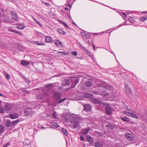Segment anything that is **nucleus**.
Returning a JSON list of instances; mask_svg holds the SVG:
<instances>
[{"instance_id": "nucleus-1", "label": "nucleus", "mask_w": 147, "mask_h": 147, "mask_svg": "<svg viewBox=\"0 0 147 147\" xmlns=\"http://www.w3.org/2000/svg\"><path fill=\"white\" fill-rule=\"evenodd\" d=\"M125 109L126 110L124 111L123 112L126 115L134 118H138L137 116L133 112V110L131 109L128 108L127 107L125 108Z\"/></svg>"}, {"instance_id": "nucleus-2", "label": "nucleus", "mask_w": 147, "mask_h": 147, "mask_svg": "<svg viewBox=\"0 0 147 147\" xmlns=\"http://www.w3.org/2000/svg\"><path fill=\"white\" fill-rule=\"evenodd\" d=\"M61 94L58 92H55L54 94V97L56 100H59L61 98Z\"/></svg>"}, {"instance_id": "nucleus-3", "label": "nucleus", "mask_w": 147, "mask_h": 147, "mask_svg": "<svg viewBox=\"0 0 147 147\" xmlns=\"http://www.w3.org/2000/svg\"><path fill=\"white\" fill-rule=\"evenodd\" d=\"M106 111L108 115H110L112 113V109L109 104H107L105 108Z\"/></svg>"}, {"instance_id": "nucleus-4", "label": "nucleus", "mask_w": 147, "mask_h": 147, "mask_svg": "<svg viewBox=\"0 0 147 147\" xmlns=\"http://www.w3.org/2000/svg\"><path fill=\"white\" fill-rule=\"evenodd\" d=\"M24 113L26 115H30L33 114V112L32 109L28 108L25 111Z\"/></svg>"}, {"instance_id": "nucleus-5", "label": "nucleus", "mask_w": 147, "mask_h": 147, "mask_svg": "<svg viewBox=\"0 0 147 147\" xmlns=\"http://www.w3.org/2000/svg\"><path fill=\"white\" fill-rule=\"evenodd\" d=\"M125 136L126 138L130 141H131L134 139L133 135L128 133H126Z\"/></svg>"}, {"instance_id": "nucleus-6", "label": "nucleus", "mask_w": 147, "mask_h": 147, "mask_svg": "<svg viewBox=\"0 0 147 147\" xmlns=\"http://www.w3.org/2000/svg\"><path fill=\"white\" fill-rule=\"evenodd\" d=\"M72 125L74 128H76L78 126L79 123L78 121L76 120H73L71 121Z\"/></svg>"}, {"instance_id": "nucleus-7", "label": "nucleus", "mask_w": 147, "mask_h": 147, "mask_svg": "<svg viewBox=\"0 0 147 147\" xmlns=\"http://www.w3.org/2000/svg\"><path fill=\"white\" fill-rule=\"evenodd\" d=\"M84 110L86 111H90L91 109V106L88 104H85L84 106Z\"/></svg>"}, {"instance_id": "nucleus-8", "label": "nucleus", "mask_w": 147, "mask_h": 147, "mask_svg": "<svg viewBox=\"0 0 147 147\" xmlns=\"http://www.w3.org/2000/svg\"><path fill=\"white\" fill-rule=\"evenodd\" d=\"M86 138L90 144H93V139L91 136L89 135H87L86 136Z\"/></svg>"}, {"instance_id": "nucleus-9", "label": "nucleus", "mask_w": 147, "mask_h": 147, "mask_svg": "<svg viewBox=\"0 0 147 147\" xmlns=\"http://www.w3.org/2000/svg\"><path fill=\"white\" fill-rule=\"evenodd\" d=\"M90 130V129L89 128H86L82 129V134L85 135L87 134Z\"/></svg>"}, {"instance_id": "nucleus-10", "label": "nucleus", "mask_w": 147, "mask_h": 147, "mask_svg": "<svg viewBox=\"0 0 147 147\" xmlns=\"http://www.w3.org/2000/svg\"><path fill=\"white\" fill-rule=\"evenodd\" d=\"M92 102L95 104H101V102L100 100L98 98H95L92 100Z\"/></svg>"}, {"instance_id": "nucleus-11", "label": "nucleus", "mask_w": 147, "mask_h": 147, "mask_svg": "<svg viewBox=\"0 0 147 147\" xmlns=\"http://www.w3.org/2000/svg\"><path fill=\"white\" fill-rule=\"evenodd\" d=\"M54 43L58 47H61L62 46L61 42L58 40H56L54 41Z\"/></svg>"}, {"instance_id": "nucleus-12", "label": "nucleus", "mask_w": 147, "mask_h": 147, "mask_svg": "<svg viewBox=\"0 0 147 147\" xmlns=\"http://www.w3.org/2000/svg\"><path fill=\"white\" fill-rule=\"evenodd\" d=\"M18 115L16 114H10L9 115V117L12 119L18 118Z\"/></svg>"}, {"instance_id": "nucleus-13", "label": "nucleus", "mask_w": 147, "mask_h": 147, "mask_svg": "<svg viewBox=\"0 0 147 147\" xmlns=\"http://www.w3.org/2000/svg\"><path fill=\"white\" fill-rule=\"evenodd\" d=\"M109 95V93L106 91H103L100 92V95L103 96H107Z\"/></svg>"}, {"instance_id": "nucleus-14", "label": "nucleus", "mask_w": 147, "mask_h": 147, "mask_svg": "<svg viewBox=\"0 0 147 147\" xmlns=\"http://www.w3.org/2000/svg\"><path fill=\"white\" fill-rule=\"evenodd\" d=\"M125 87L127 92L128 94H131V91L130 90V88L128 87V85H125Z\"/></svg>"}, {"instance_id": "nucleus-15", "label": "nucleus", "mask_w": 147, "mask_h": 147, "mask_svg": "<svg viewBox=\"0 0 147 147\" xmlns=\"http://www.w3.org/2000/svg\"><path fill=\"white\" fill-rule=\"evenodd\" d=\"M83 96L86 98H90L92 97V94L89 93H86L84 94Z\"/></svg>"}, {"instance_id": "nucleus-16", "label": "nucleus", "mask_w": 147, "mask_h": 147, "mask_svg": "<svg viewBox=\"0 0 147 147\" xmlns=\"http://www.w3.org/2000/svg\"><path fill=\"white\" fill-rule=\"evenodd\" d=\"M45 40L46 42H52V39L50 37L47 36L45 38Z\"/></svg>"}, {"instance_id": "nucleus-17", "label": "nucleus", "mask_w": 147, "mask_h": 147, "mask_svg": "<svg viewBox=\"0 0 147 147\" xmlns=\"http://www.w3.org/2000/svg\"><path fill=\"white\" fill-rule=\"evenodd\" d=\"M21 64L24 66H26L29 64V62L26 61L22 60L21 61Z\"/></svg>"}, {"instance_id": "nucleus-18", "label": "nucleus", "mask_w": 147, "mask_h": 147, "mask_svg": "<svg viewBox=\"0 0 147 147\" xmlns=\"http://www.w3.org/2000/svg\"><path fill=\"white\" fill-rule=\"evenodd\" d=\"M4 126L2 125H0V136L4 132Z\"/></svg>"}, {"instance_id": "nucleus-19", "label": "nucleus", "mask_w": 147, "mask_h": 147, "mask_svg": "<svg viewBox=\"0 0 147 147\" xmlns=\"http://www.w3.org/2000/svg\"><path fill=\"white\" fill-rule=\"evenodd\" d=\"M4 107L6 110H9L11 108V106L8 104H5Z\"/></svg>"}, {"instance_id": "nucleus-20", "label": "nucleus", "mask_w": 147, "mask_h": 147, "mask_svg": "<svg viewBox=\"0 0 147 147\" xmlns=\"http://www.w3.org/2000/svg\"><path fill=\"white\" fill-rule=\"evenodd\" d=\"M57 30L58 32L61 34H66V32L61 29H58Z\"/></svg>"}, {"instance_id": "nucleus-21", "label": "nucleus", "mask_w": 147, "mask_h": 147, "mask_svg": "<svg viewBox=\"0 0 147 147\" xmlns=\"http://www.w3.org/2000/svg\"><path fill=\"white\" fill-rule=\"evenodd\" d=\"M95 145L96 147H102V144L99 142H96Z\"/></svg>"}, {"instance_id": "nucleus-22", "label": "nucleus", "mask_w": 147, "mask_h": 147, "mask_svg": "<svg viewBox=\"0 0 147 147\" xmlns=\"http://www.w3.org/2000/svg\"><path fill=\"white\" fill-rule=\"evenodd\" d=\"M12 17L13 19L15 20H18V16L15 13H12Z\"/></svg>"}, {"instance_id": "nucleus-23", "label": "nucleus", "mask_w": 147, "mask_h": 147, "mask_svg": "<svg viewBox=\"0 0 147 147\" xmlns=\"http://www.w3.org/2000/svg\"><path fill=\"white\" fill-rule=\"evenodd\" d=\"M34 42L36 45H38L43 46L45 45V43L43 42H41L40 41H35Z\"/></svg>"}, {"instance_id": "nucleus-24", "label": "nucleus", "mask_w": 147, "mask_h": 147, "mask_svg": "<svg viewBox=\"0 0 147 147\" xmlns=\"http://www.w3.org/2000/svg\"><path fill=\"white\" fill-rule=\"evenodd\" d=\"M62 132L64 134L67 135L68 134V132L66 129L64 128H62Z\"/></svg>"}, {"instance_id": "nucleus-25", "label": "nucleus", "mask_w": 147, "mask_h": 147, "mask_svg": "<svg viewBox=\"0 0 147 147\" xmlns=\"http://www.w3.org/2000/svg\"><path fill=\"white\" fill-rule=\"evenodd\" d=\"M20 122V121L18 119L12 122L11 124L13 125H14L17 124Z\"/></svg>"}, {"instance_id": "nucleus-26", "label": "nucleus", "mask_w": 147, "mask_h": 147, "mask_svg": "<svg viewBox=\"0 0 147 147\" xmlns=\"http://www.w3.org/2000/svg\"><path fill=\"white\" fill-rule=\"evenodd\" d=\"M5 125L7 127H9L10 126V125H11L10 121L9 120H6V121Z\"/></svg>"}, {"instance_id": "nucleus-27", "label": "nucleus", "mask_w": 147, "mask_h": 147, "mask_svg": "<svg viewBox=\"0 0 147 147\" xmlns=\"http://www.w3.org/2000/svg\"><path fill=\"white\" fill-rule=\"evenodd\" d=\"M24 28V26L21 24H19L17 26V28L19 30L23 29Z\"/></svg>"}, {"instance_id": "nucleus-28", "label": "nucleus", "mask_w": 147, "mask_h": 147, "mask_svg": "<svg viewBox=\"0 0 147 147\" xmlns=\"http://www.w3.org/2000/svg\"><path fill=\"white\" fill-rule=\"evenodd\" d=\"M121 119L123 121L126 122H128L129 120V119L128 117H122Z\"/></svg>"}, {"instance_id": "nucleus-29", "label": "nucleus", "mask_w": 147, "mask_h": 147, "mask_svg": "<svg viewBox=\"0 0 147 147\" xmlns=\"http://www.w3.org/2000/svg\"><path fill=\"white\" fill-rule=\"evenodd\" d=\"M92 84V82L90 81H86V85L88 87L90 86Z\"/></svg>"}, {"instance_id": "nucleus-30", "label": "nucleus", "mask_w": 147, "mask_h": 147, "mask_svg": "<svg viewBox=\"0 0 147 147\" xmlns=\"http://www.w3.org/2000/svg\"><path fill=\"white\" fill-rule=\"evenodd\" d=\"M52 116L55 119H58V117L57 116V114L56 112H54L52 114Z\"/></svg>"}, {"instance_id": "nucleus-31", "label": "nucleus", "mask_w": 147, "mask_h": 147, "mask_svg": "<svg viewBox=\"0 0 147 147\" xmlns=\"http://www.w3.org/2000/svg\"><path fill=\"white\" fill-rule=\"evenodd\" d=\"M51 124L53 126L58 127H59V126L58 124H57V123H55L54 122H51Z\"/></svg>"}, {"instance_id": "nucleus-32", "label": "nucleus", "mask_w": 147, "mask_h": 147, "mask_svg": "<svg viewBox=\"0 0 147 147\" xmlns=\"http://www.w3.org/2000/svg\"><path fill=\"white\" fill-rule=\"evenodd\" d=\"M65 85H68L69 84H70V81L68 79L65 80Z\"/></svg>"}, {"instance_id": "nucleus-33", "label": "nucleus", "mask_w": 147, "mask_h": 147, "mask_svg": "<svg viewBox=\"0 0 147 147\" xmlns=\"http://www.w3.org/2000/svg\"><path fill=\"white\" fill-rule=\"evenodd\" d=\"M33 18L34 20V21L36 23H37L39 26H42V24H40V23L39 22H38V21H37L33 17Z\"/></svg>"}, {"instance_id": "nucleus-34", "label": "nucleus", "mask_w": 147, "mask_h": 147, "mask_svg": "<svg viewBox=\"0 0 147 147\" xmlns=\"http://www.w3.org/2000/svg\"><path fill=\"white\" fill-rule=\"evenodd\" d=\"M59 53H60L63 55H66L68 54L66 52H64V51L57 52V53L58 54Z\"/></svg>"}, {"instance_id": "nucleus-35", "label": "nucleus", "mask_w": 147, "mask_h": 147, "mask_svg": "<svg viewBox=\"0 0 147 147\" xmlns=\"http://www.w3.org/2000/svg\"><path fill=\"white\" fill-rule=\"evenodd\" d=\"M147 19L146 18L144 17H141L140 18V20L142 21H144L147 20Z\"/></svg>"}, {"instance_id": "nucleus-36", "label": "nucleus", "mask_w": 147, "mask_h": 147, "mask_svg": "<svg viewBox=\"0 0 147 147\" xmlns=\"http://www.w3.org/2000/svg\"><path fill=\"white\" fill-rule=\"evenodd\" d=\"M9 30L11 32H15L18 34H20V32L19 31H16L12 29H9Z\"/></svg>"}, {"instance_id": "nucleus-37", "label": "nucleus", "mask_w": 147, "mask_h": 147, "mask_svg": "<svg viewBox=\"0 0 147 147\" xmlns=\"http://www.w3.org/2000/svg\"><path fill=\"white\" fill-rule=\"evenodd\" d=\"M93 93L96 95H100V92L96 90L94 91Z\"/></svg>"}, {"instance_id": "nucleus-38", "label": "nucleus", "mask_w": 147, "mask_h": 147, "mask_svg": "<svg viewBox=\"0 0 147 147\" xmlns=\"http://www.w3.org/2000/svg\"><path fill=\"white\" fill-rule=\"evenodd\" d=\"M66 99V98H64L59 100L58 102L59 103H60L61 102H62L64 101Z\"/></svg>"}, {"instance_id": "nucleus-39", "label": "nucleus", "mask_w": 147, "mask_h": 147, "mask_svg": "<svg viewBox=\"0 0 147 147\" xmlns=\"http://www.w3.org/2000/svg\"><path fill=\"white\" fill-rule=\"evenodd\" d=\"M0 113H4V110L2 107H0Z\"/></svg>"}, {"instance_id": "nucleus-40", "label": "nucleus", "mask_w": 147, "mask_h": 147, "mask_svg": "<svg viewBox=\"0 0 147 147\" xmlns=\"http://www.w3.org/2000/svg\"><path fill=\"white\" fill-rule=\"evenodd\" d=\"M121 15L122 16V17L123 18V16L125 18L127 16V14L125 13H121Z\"/></svg>"}, {"instance_id": "nucleus-41", "label": "nucleus", "mask_w": 147, "mask_h": 147, "mask_svg": "<svg viewBox=\"0 0 147 147\" xmlns=\"http://www.w3.org/2000/svg\"><path fill=\"white\" fill-rule=\"evenodd\" d=\"M6 79L7 80L10 79V76L9 74H8L6 73Z\"/></svg>"}, {"instance_id": "nucleus-42", "label": "nucleus", "mask_w": 147, "mask_h": 147, "mask_svg": "<svg viewBox=\"0 0 147 147\" xmlns=\"http://www.w3.org/2000/svg\"><path fill=\"white\" fill-rule=\"evenodd\" d=\"M0 46L4 48L5 47V45L2 43L0 42Z\"/></svg>"}, {"instance_id": "nucleus-43", "label": "nucleus", "mask_w": 147, "mask_h": 147, "mask_svg": "<svg viewBox=\"0 0 147 147\" xmlns=\"http://www.w3.org/2000/svg\"><path fill=\"white\" fill-rule=\"evenodd\" d=\"M44 4L47 7H50L51 6L50 4L48 3H45Z\"/></svg>"}, {"instance_id": "nucleus-44", "label": "nucleus", "mask_w": 147, "mask_h": 147, "mask_svg": "<svg viewBox=\"0 0 147 147\" xmlns=\"http://www.w3.org/2000/svg\"><path fill=\"white\" fill-rule=\"evenodd\" d=\"M52 86V84H49L47 85L46 86V88L50 87H51Z\"/></svg>"}, {"instance_id": "nucleus-45", "label": "nucleus", "mask_w": 147, "mask_h": 147, "mask_svg": "<svg viewBox=\"0 0 147 147\" xmlns=\"http://www.w3.org/2000/svg\"><path fill=\"white\" fill-rule=\"evenodd\" d=\"M72 53L75 56H76L77 55V52L76 51L72 52Z\"/></svg>"}, {"instance_id": "nucleus-46", "label": "nucleus", "mask_w": 147, "mask_h": 147, "mask_svg": "<svg viewBox=\"0 0 147 147\" xmlns=\"http://www.w3.org/2000/svg\"><path fill=\"white\" fill-rule=\"evenodd\" d=\"M9 145L10 143H7L4 146H3V147H7Z\"/></svg>"}, {"instance_id": "nucleus-47", "label": "nucleus", "mask_w": 147, "mask_h": 147, "mask_svg": "<svg viewBox=\"0 0 147 147\" xmlns=\"http://www.w3.org/2000/svg\"><path fill=\"white\" fill-rule=\"evenodd\" d=\"M80 140L82 141H84V139L83 138V136H80Z\"/></svg>"}, {"instance_id": "nucleus-48", "label": "nucleus", "mask_w": 147, "mask_h": 147, "mask_svg": "<svg viewBox=\"0 0 147 147\" xmlns=\"http://www.w3.org/2000/svg\"><path fill=\"white\" fill-rule=\"evenodd\" d=\"M5 22H11L10 20L7 19H6L5 20Z\"/></svg>"}, {"instance_id": "nucleus-49", "label": "nucleus", "mask_w": 147, "mask_h": 147, "mask_svg": "<svg viewBox=\"0 0 147 147\" xmlns=\"http://www.w3.org/2000/svg\"><path fill=\"white\" fill-rule=\"evenodd\" d=\"M58 21L59 22L61 23L62 24H63L64 22L62 20H58Z\"/></svg>"}, {"instance_id": "nucleus-50", "label": "nucleus", "mask_w": 147, "mask_h": 147, "mask_svg": "<svg viewBox=\"0 0 147 147\" xmlns=\"http://www.w3.org/2000/svg\"><path fill=\"white\" fill-rule=\"evenodd\" d=\"M104 88L106 90H108L109 89V87L108 86H105Z\"/></svg>"}, {"instance_id": "nucleus-51", "label": "nucleus", "mask_w": 147, "mask_h": 147, "mask_svg": "<svg viewBox=\"0 0 147 147\" xmlns=\"http://www.w3.org/2000/svg\"><path fill=\"white\" fill-rule=\"evenodd\" d=\"M64 26L65 27H68V26L67 24L65 23V22L63 24Z\"/></svg>"}, {"instance_id": "nucleus-52", "label": "nucleus", "mask_w": 147, "mask_h": 147, "mask_svg": "<svg viewBox=\"0 0 147 147\" xmlns=\"http://www.w3.org/2000/svg\"><path fill=\"white\" fill-rule=\"evenodd\" d=\"M67 6L69 7L70 8V9L71 8V5L69 4H68Z\"/></svg>"}, {"instance_id": "nucleus-53", "label": "nucleus", "mask_w": 147, "mask_h": 147, "mask_svg": "<svg viewBox=\"0 0 147 147\" xmlns=\"http://www.w3.org/2000/svg\"><path fill=\"white\" fill-rule=\"evenodd\" d=\"M80 46H81L80 47L83 50H84V49H85V48L83 46H82L81 45H80Z\"/></svg>"}, {"instance_id": "nucleus-54", "label": "nucleus", "mask_w": 147, "mask_h": 147, "mask_svg": "<svg viewBox=\"0 0 147 147\" xmlns=\"http://www.w3.org/2000/svg\"><path fill=\"white\" fill-rule=\"evenodd\" d=\"M123 25V24H120V25H119V26H118V27H117V28H118L119 27H120L121 26H122Z\"/></svg>"}, {"instance_id": "nucleus-55", "label": "nucleus", "mask_w": 147, "mask_h": 147, "mask_svg": "<svg viewBox=\"0 0 147 147\" xmlns=\"http://www.w3.org/2000/svg\"><path fill=\"white\" fill-rule=\"evenodd\" d=\"M85 36H86V37L87 38H89L90 36L89 35H85Z\"/></svg>"}, {"instance_id": "nucleus-56", "label": "nucleus", "mask_w": 147, "mask_h": 147, "mask_svg": "<svg viewBox=\"0 0 147 147\" xmlns=\"http://www.w3.org/2000/svg\"><path fill=\"white\" fill-rule=\"evenodd\" d=\"M0 96H4V97H5V96L4 95H3L1 93H0Z\"/></svg>"}, {"instance_id": "nucleus-57", "label": "nucleus", "mask_w": 147, "mask_h": 147, "mask_svg": "<svg viewBox=\"0 0 147 147\" xmlns=\"http://www.w3.org/2000/svg\"><path fill=\"white\" fill-rule=\"evenodd\" d=\"M92 47L94 48V50L95 49V47L94 45V44H92Z\"/></svg>"}, {"instance_id": "nucleus-58", "label": "nucleus", "mask_w": 147, "mask_h": 147, "mask_svg": "<svg viewBox=\"0 0 147 147\" xmlns=\"http://www.w3.org/2000/svg\"><path fill=\"white\" fill-rule=\"evenodd\" d=\"M110 126V125H106V127H109Z\"/></svg>"}, {"instance_id": "nucleus-59", "label": "nucleus", "mask_w": 147, "mask_h": 147, "mask_svg": "<svg viewBox=\"0 0 147 147\" xmlns=\"http://www.w3.org/2000/svg\"><path fill=\"white\" fill-rule=\"evenodd\" d=\"M65 9L66 10H68V8L67 7H65Z\"/></svg>"}, {"instance_id": "nucleus-60", "label": "nucleus", "mask_w": 147, "mask_h": 147, "mask_svg": "<svg viewBox=\"0 0 147 147\" xmlns=\"http://www.w3.org/2000/svg\"><path fill=\"white\" fill-rule=\"evenodd\" d=\"M81 34L82 35V36H84V35H84V32H81Z\"/></svg>"}, {"instance_id": "nucleus-61", "label": "nucleus", "mask_w": 147, "mask_h": 147, "mask_svg": "<svg viewBox=\"0 0 147 147\" xmlns=\"http://www.w3.org/2000/svg\"><path fill=\"white\" fill-rule=\"evenodd\" d=\"M87 51V53H87V54H88V55H89V54H90V52H89L88 51Z\"/></svg>"}, {"instance_id": "nucleus-62", "label": "nucleus", "mask_w": 147, "mask_h": 147, "mask_svg": "<svg viewBox=\"0 0 147 147\" xmlns=\"http://www.w3.org/2000/svg\"><path fill=\"white\" fill-rule=\"evenodd\" d=\"M29 42H30V43H32V42H34V41H31V40H30V41H29Z\"/></svg>"}, {"instance_id": "nucleus-63", "label": "nucleus", "mask_w": 147, "mask_h": 147, "mask_svg": "<svg viewBox=\"0 0 147 147\" xmlns=\"http://www.w3.org/2000/svg\"><path fill=\"white\" fill-rule=\"evenodd\" d=\"M144 13H147V11H144Z\"/></svg>"}, {"instance_id": "nucleus-64", "label": "nucleus", "mask_w": 147, "mask_h": 147, "mask_svg": "<svg viewBox=\"0 0 147 147\" xmlns=\"http://www.w3.org/2000/svg\"><path fill=\"white\" fill-rule=\"evenodd\" d=\"M146 115H147V111L146 112Z\"/></svg>"}]
</instances>
